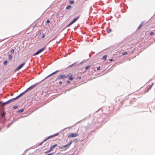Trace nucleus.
I'll use <instances>...</instances> for the list:
<instances>
[{"instance_id": "obj_1", "label": "nucleus", "mask_w": 155, "mask_h": 155, "mask_svg": "<svg viewBox=\"0 0 155 155\" xmlns=\"http://www.w3.org/2000/svg\"><path fill=\"white\" fill-rule=\"evenodd\" d=\"M72 143V140H71L67 144L62 146H60L59 148L60 149H62L63 148H67V149L69 148L70 146Z\"/></svg>"}, {"instance_id": "obj_2", "label": "nucleus", "mask_w": 155, "mask_h": 155, "mask_svg": "<svg viewBox=\"0 0 155 155\" xmlns=\"http://www.w3.org/2000/svg\"><path fill=\"white\" fill-rule=\"evenodd\" d=\"M67 78L66 75L65 74H62L59 76L56 79V81L57 80H59L60 79H64L65 78Z\"/></svg>"}, {"instance_id": "obj_3", "label": "nucleus", "mask_w": 155, "mask_h": 155, "mask_svg": "<svg viewBox=\"0 0 155 155\" xmlns=\"http://www.w3.org/2000/svg\"><path fill=\"white\" fill-rule=\"evenodd\" d=\"M45 48H46L45 47H43L42 48L40 49L38 51H37L35 53H34L33 54V55L35 56V55H37L39 54L40 53L42 52L44 50H45Z\"/></svg>"}, {"instance_id": "obj_4", "label": "nucleus", "mask_w": 155, "mask_h": 155, "mask_svg": "<svg viewBox=\"0 0 155 155\" xmlns=\"http://www.w3.org/2000/svg\"><path fill=\"white\" fill-rule=\"evenodd\" d=\"M79 135V134L76 133H72L69 135L68 136V138H70L71 137H76Z\"/></svg>"}, {"instance_id": "obj_5", "label": "nucleus", "mask_w": 155, "mask_h": 155, "mask_svg": "<svg viewBox=\"0 0 155 155\" xmlns=\"http://www.w3.org/2000/svg\"><path fill=\"white\" fill-rule=\"evenodd\" d=\"M80 16H78L77 18H74L68 25V26H70L74 22H75L79 18Z\"/></svg>"}, {"instance_id": "obj_6", "label": "nucleus", "mask_w": 155, "mask_h": 155, "mask_svg": "<svg viewBox=\"0 0 155 155\" xmlns=\"http://www.w3.org/2000/svg\"><path fill=\"white\" fill-rule=\"evenodd\" d=\"M67 78H68L70 80H72L74 78L73 77V75L71 73L68 74L67 75H66Z\"/></svg>"}, {"instance_id": "obj_7", "label": "nucleus", "mask_w": 155, "mask_h": 155, "mask_svg": "<svg viewBox=\"0 0 155 155\" xmlns=\"http://www.w3.org/2000/svg\"><path fill=\"white\" fill-rule=\"evenodd\" d=\"M25 63L24 62L21 64H20L15 69V71H17L20 69L21 68H22L23 66L25 64Z\"/></svg>"}, {"instance_id": "obj_8", "label": "nucleus", "mask_w": 155, "mask_h": 155, "mask_svg": "<svg viewBox=\"0 0 155 155\" xmlns=\"http://www.w3.org/2000/svg\"><path fill=\"white\" fill-rule=\"evenodd\" d=\"M153 84H152L151 85H150L147 88L146 90L145 91V93L148 92L149 90L150 89L153 85Z\"/></svg>"}, {"instance_id": "obj_9", "label": "nucleus", "mask_w": 155, "mask_h": 155, "mask_svg": "<svg viewBox=\"0 0 155 155\" xmlns=\"http://www.w3.org/2000/svg\"><path fill=\"white\" fill-rule=\"evenodd\" d=\"M59 135V134L58 133V134H56L54 135H52V136H49L47 139H46L45 140H44V141H46L47 140H48V139L50 138H51V137H55V136H57L58 135Z\"/></svg>"}, {"instance_id": "obj_10", "label": "nucleus", "mask_w": 155, "mask_h": 155, "mask_svg": "<svg viewBox=\"0 0 155 155\" xmlns=\"http://www.w3.org/2000/svg\"><path fill=\"white\" fill-rule=\"evenodd\" d=\"M57 146V144H55L53 145H52L51 147L50 148V151H52V150L54 148L56 147Z\"/></svg>"}, {"instance_id": "obj_11", "label": "nucleus", "mask_w": 155, "mask_h": 155, "mask_svg": "<svg viewBox=\"0 0 155 155\" xmlns=\"http://www.w3.org/2000/svg\"><path fill=\"white\" fill-rule=\"evenodd\" d=\"M35 85H36V84H35L29 87L27 89L26 91H25V92L27 91H28L31 89L33 88L35 86Z\"/></svg>"}, {"instance_id": "obj_12", "label": "nucleus", "mask_w": 155, "mask_h": 155, "mask_svg": "<svg viewBox=\"0 0 155 155\" xmlns=\"http://www.w3.org/2000/svg\"><path fill=\"white\" fill-rule=\"evenodd\" d=\"M16 99V98L15 97V98H12V99H11L10 100L8 101L9 103H10L13 101L14 100H15Z\"/></svg>"}, {"instance_id": "obj_13", "label": "nucleus", "mask_w": 155, "mask_h": 155, "mask_svg": "<svg viewBox=\"0 0 155 155\" xmlns=\"http://www.w3.org/2000/svg\"><path fill=\"white\" fill-rule=\"evenodd\" d=\"M58 70H57L56 71H55L53 72V73H52V74H50V75H48V76L46 78H48V77H49V76H51V75H52V74H55V73H57L58 72Z\"/></svg>"}, {"instance_id": "obj_14", "label": "nucleus", "mask_w": 155, "mask_h": 155, "mask_svg": "<svg viewBox=\"0 0 155 155\" xmlns=\"http://www.w3.org/2000/svg\"><path fill=\"white\" fill-rule=\"evenodd\" d=\"M24 92L20 94L19 95H18V96H17L16 97V99L18 98L19 97H20L24 93Z\"/></svg>"}, {"instance_id": "obj_15", "label": "nucleus", "mask_w": 155, "mask_h": 155, "mask_svg": "<svg viewBox=\"0 0 155 155\" xmlns=\"http://www.w3.org/2000/svg\"><path fill=\"white\" fill-rule=\"evenodd\" d=\"M107 57V55H106L102 57V59L104 60H105Z\"/></svg>"}, {"instance_id": "obj_16", "label": "nucleus", "mask_w": 155, "mask_h": 155, "mask_svg": "<svg viewBox=\"0 0 155 155\" xmlns=\"http://www.w3.org/2000/svg\"><path fill=\"white\" fill-rule=\"evenodd\" d=\"M71 6L70 5H68V6H67L66 7V8L67 9H70L71 8Z\"/></svg>"}, {"instance_id": "obj_17", "label": "nucleus", "mask_w": 155, "mask_h": 155, "mask_svg": "<svg viewBox=\"0 0 155 155\" xmlns=\"http://www.w3.org/2000/svg\"><path fill=\"white\" fill-rule=\"evenodd\" d=\"M23 111H24V109H20V110H19L18 111V113H21V112H22Z\"/></svg>"}, {"instance_id": "obj_18", "label": "nucleus", "mask_w": 155, "mask_h": 155, "mask_svg": "<svg viewBox=\"0 0 155 155\" xmlns=\"http://www.w3.org/2000/svg\"><path fill=\"white\" fill-rule=\"evenodd\" d=\"M6 114V113L5 112L3 113L1 115V117H3Z\"/></svg>"}, {"instance_id": "obj_19", "label": "nucleus", "mask_w": 155, "mask_h": 155, "mask_svg": "<svg viewBox=\"0 0 155 155\" xmlns=\"http://www.w3.org/2000/svg\"><path fill=\"white\" fill-rule=\"evenodd\" d=\"M8 58L9 60H11L12 59V56L11 54L9 55L8 56Z\"/></svg>"}, {"instance_id": "obj_20", "label": "nucleus", "mask_w": 155, "mask_h": 155, "mask_svg": "<svg viewBox=\"0 0 155 155\" xmlns=\"http://www.w3.org/2000/svg\"><path fill=\"white\" fill-rule=\"evenodd\" d=\"M90 66H89V65H88V66H86V67H85V70H87V69H88L89 68H90Z\"/></svg>"}, {"instance_id": "obj_21", "label": "nucleus", "mask_w": 155, "mask_h": 155, "mask_svg": "<svg viewBox=\"0 0 155 155\" xmlns=\"http://www.w3.org/2000/svg\"><path fill=\"white\" fill-rule=\"evenodd\" d=\"M111 31V29H109L107 31V32L108 33H110Z\"/></svg>"}, {"instance_id": "obj_22", "label": "nucleus", "mask_w": 155, "mask_h": 155, "mask_svg": "<svg viewBox=\"0 0 155 155\" xmlns=\"http://www.w3.org/2000/svg\"><path fill=\"white\" fill-rule=\"evenodd\" d=\"M9 103L8 101H7L5 102L4 103H3V104H4L5 105L7 104H8Z\"/></svg>"}, {"instance_id": "obj_23", "label": "nucleus", "mask_w": 155, "mask_h": 155, "mask_svg": "<svg viewBox=\"0 0 155 155\" xmlns=\"http://www.w3.org/2000/svg\"><path fill=\"white\" fill-rule=\"evenodd\" d=\"M14 49H12L10 51L11 53H14Z\"/></svg>"}, {"instance_id": "obj_24", "label": "nucleus", "mask_w": 155, "mask_h": 155, "mask_svg": "<svg viewBox=\"0 0 155 155\" xmlns=\"http://www.w3.org/2000/svg\"><path fill=\"white\" fill-rule=\"evenodd\" d=\"M74 1H71L70 2V3L71 4H73L74 3Z\"/></svg>"}, {"instance_id": "obj_25", "label": "nucleus", "mask_w": 155, "mask_h": 155, "mask_svg": "<svg viewBox=\"0 0 155 155\" xmlns=\"http://www.w3.org/2000/svg\"><path fill=\"white\" fill-rule=\"evenodd\" d=\"M127 54V52H124V53H123L122 54L123 55H125L126 54Z\"/></svg>"}, {"instance_id": "obj_26", "label": "nucleus", "mask_w": 155, "mask_h": 155, "mask_svg": "<svg viewBox=\"0 0 155 155\" xmlns=\"http://www.w3.org/2000/svg\"><path fill=\"white\" fill-rule=\"evenodd\" d=\"M51 151H50V149H49V150H48V151H46V152H45V153H48L50 152H51Z\"/></svg>"}, {"instance_id": "obj_27", "label": "nucleus", "mask_w": 155, "mask_h": 155, "mask_svg": "<svg viewBox=\"0 0 155 155\" xmlns=\"http://www.w3.org/2000/svg\"><path fill=\"white\" fill-rule=\"evenodd\" d=\"M3 63L4 64H6L7 63V61H4Z\"/></svg>"}, {"instance_id": "obj_28", "label": "nucleus", "mask_w": 155, "mask_h": 155, "mask_svg": "<svg viewBox=\"0 0 155 155\" xmlns=\"http://www.w3.org/2000/svg\"><path fill=\"white\" fill-rule=\"evenodd\" d=\"M46 23L47 24H48L50 23V21L49 20H48L46 21Z\"/></svg>"}, {"instance_id": "obj_29", "label": "nucleus", "mask_w": 155, "mask_h": 155, "mask_svg": "<svg viewBox=\"0 0 155 155\" xmlns=\"http://www.w3.org/2000/svg\"><path fill=\"white\" fill-rule=\"evenodd\" d=\"M45 35L44 34L43 35H42V38H44L45 37Z\"/></svg>"}, {"instance_id": "obj_30", "label": "nucleus", "mask_w": 155, "mask_h": 155, "mask_svg": "<svg viewBox=\"0 0 155 155\" xmlns=\"http://www.w3.org/2000/svg\"><path fill=\"white\" fill-rule=\"evenodd\" d=\"M58 83L60 85H61L62 84V82L61 81H60L58 82Z\"/></svg>"}, {"instance_id": "obj_31", "label": "nucleus", "mask_w": 155, "mask_h": 155, "mask_svg": "<svg viewBox=\"0 0 155 155\" xmlns=\"http://www.w3.org/2000/svg\"><path fill=\"white\" fill-rule=\"evenodd\" d=\"M100 67H97V70H100Z\"/></svg>"}, {"instance_id": "obj_32", "label": "nucleus", "mask_w": 155, "mask_h": 155, "mask_svg": "<svg viewBox=\"0 0 155 155\" xmlns=\"http://www.w3.org/2000/svg\"><path fill=\"white\" fill-rule=\"evenodd\" d=\"M150 35H153V32H151L150 33Z\"/></svg>"}, {"instance_id": "obj_33", "label": "nucleus", "mask_w": 155, "mask_h": 155, "mask_svg": "<svg viewBox=\"0 0 155 155\" xmlns=\"http://www.w3.org/2000/svg\"><path fill=\"white\" fill-rule=\"evenodd\" d=\"M17 107H18V106H15L13 107V108L14 109H15L17 108Z\"/></svg>"}, {"instance_id": "obj_34", "label": "nucleus", "mask_w": 155, "mask_h": 155, "mask_svg": "<svg viewBox=\"0 0 155 155\" xmlns=\"http://www.w3.org/2000/svg\"><path fill=\"white\" fill-rule=\"evenodd\" d=\"M81 77H78V79H81Z\"/></svg>"}, {"instance_id": "obj_35", "label": "nucleus", "mask_w": 155, "mask_h": 155, "mask_svg": "<svg viewBox=\"0 0 155 155\" xmlns=\"http://www.w3.org/2000/svg\"><path fill=\"white\" fill-rule=\"evenodd\" d=\"M52 154V153H50L46 155H51Z\"/></svg>"}, {"instance_id": "obj_36", "label": "nucleus", "mask_w": 155, "mask_h": 155, "mask_svg": "<svg viewBox=\"0 0 155 155\" xmlns=\"http://www.w3.org/2000/svg\"><path fill=\"white\" fill-rule=\"evenodd\" d=\"M110 61H113V59H110Z\"/></svg>"}, {"instance_id": "obj_37", "label": "nucleus", "mask_w": 155, "mask_h": 155, "mask_svg": "<svg viewBox=\"0 0 155 155\" xmlns=\"http://www.w3.org/2000/svg\"><path fill=\"white\" fill-rule=\"evenodd\" d=\"M2 107L4 106L5 105L4 104H3V103H2Z\"/></svg>"}, {"instance_id": "obj_38", "label": "nucleus", "mask_w": 155, "mask_h": 155, "mask_svg": "<svg viewBox=\"0 0 155 155\" xmlns=\"http://www.w3.org/2000/svg\"><path fill=\"white\" fill-rule=\"evenodd\" d=\"M67 83H70V81H67Z\"/></svg>"}, {"instance_id": "obj_39", "label": "nucleus", "mask_w": 155, "mask_h": 155, "mask_svg": "<svg viewBox=\"0 0 155 155\" xmlns=\"http://www.w3.org/2000/svg\"><path fill=\"white\" fill-rule=\"evenodd\" d=\"M5 39H3V40H2L1 41H0V42H1V41H3Z\"/></svg>"}, {"instance_id": "obj_40", "label": "nucleus", "mask_w": 155, "mask_h": 155, "mask_svg": "<svg viewBox=\"0 0 155 155\" xmlns=\"http://www.w3.org/2000/svg\"><path fill=\"white\" fill-rule=\"evenodd\" d=\"M2 103V101H0V104H1Z\"/></svg>"}, {"instance_id": "obj_41", "label": "nucleus", "mask_w": 155, "mask_h": 155, "mask_svg": "<svg viewBox=\"0 0 155 155\" xmlns=\"http://www.w3.org/2000/svg\"><path fill=\"white\" fill-rule=\"evenodd\" d=\"M53 40H51V41H53Z\"/></svg>"}, {"instance_id": "obj_42", "label": "nucleus", "mask_w": 155, "mask_h": 155, "mask_svg": "<svg viewBox=\"0 0 155 155\" xmlns=\"http://www.w3.org/2000/svg\"><path fill=\"white\" fill-rule=\"evenodd\" d=\"M53 40H51V41H53Z\"/></svg>"}, {"instance_id": "obj_43", "label": "nucleus", "mask_w": 155, "mask_h": 155, "mask_svg": "<svg viewBox=\"0 0 155 155\" xmlns=\"http://www.w3.org/2000/svg\"><path fill=\"white\" fill-rule=\"evenodd\" d=\"M53 40H51V41H53Z\"/></svg>"}]
</instances>
